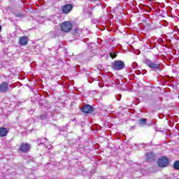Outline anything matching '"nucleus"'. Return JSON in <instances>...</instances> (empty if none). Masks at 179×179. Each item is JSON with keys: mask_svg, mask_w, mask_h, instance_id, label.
Listing matches in <instances>:
<instances>
[{"mask_svg": "<svg viewBox=\"0 0 179 179\" xmlns=\"http://www.w3.org/2000/svg\"><path fill=\"white\" fill-rule=\"evenodd\" d=\"M157 164L158 167L164 169V167H167L170 164V159L166 156L161 157L158 159Z\"/></svg>", "mask_w": 179, "mask_h": 179, "instance_id": "1", "label": "nucleus"}, {"mask_svg": "<svg viewBox=\"0 0 179 179\" xmlns=\"http://www.w3.org/2000/svg\"><path fill=\"white\" fill-rule=\"evenodd\" d=\"M147 66L149 68H159L160 67V64H159V62L156 60H150V59L145 58L143 61Z\"/></svg>", "mask_w": 179, "mask_h": 179, "instance_id": "2", "label": "nucleus"}, {"mask_svg": "<svg viewBox=\"0 0 179 179\" xmlns=\"http://www.w3.org/2000/svg\"><path fill=\"white\" fill-rule=\"evenodd\" d=\"M60 29L64 33H69L72 30V23L67 21L61 24Z\"/></svg>", "mask_w": 179, "mask_h": 179, "instance_id": "3", "label": "nucleus"}, {"mask_svg": "<svg viewBox=\"0 0 179 179\" xmlns=\"http://www.w3.org/2000/svg\"><path fill=\"white\" fill-rule=\"evenodd\" d=\"M30 149H31V145L27 143H22L20 145L19 150L22 153H27L30 152Z\"/></svg>", "mask_w": 179, "mask_h": 179, "instance_id": "4", "label": "nucleus"}, {"mask_svg": "<svg viewBox=\"0 0 179 179\" xmlns=\"http://www.w3.org/2000/svg\"><path fill=\"white\" fill-rule=\"evenodd\" d=\"M72 9H73L72 4H65L62 7V12L65 15H68V13H71Z\"/></svg>", "mask_w": 179, "mask_h": 179, "instance_id": "5", "label": "nucleus"}, {"mask_svg": "<svg viewBox=\"0 0 179 179\" xmlns=\"http://www.w3.org/2000/svg\"><path fill=\"white\" fill-rule=\"evenodd\" d=\"M9 90V83L8 82H2L0 84V93H6Z\"/></svg>", "mask_w": 179, "mask_h": 179, "instance_id": "6", "label": "nucleus"}, {"mask_svg": "<svg viewBox=\"0 0 179 179\" xmlns=\"http://www.w3.org/2000/svg\"><path fill=\"white\" fill-rule=\"evenodd\" d=\"M81 110L85 114H90V113H93L94 111L93 106L87 104L83 106Z\"/></svg>", "mask_w": 179, "mask_h": 179, "instance_id": "7", "label": "nucleus"}, {"mask_svg": "<svg viewBox=\"0 0 179 179\" xmlns=\"http://www.w3.org/2000/svg\"><path fill=\"white\" fill-rule=\"evenodd\" d=\"M113 66H114V68H125V63L121 60H115L113 63Z\"/></svg>", "mask_w": 179, "mask_h": 179, "instance_id": "8", "label": "nucleus"}, {"mask_svg": "<svg viewBox=\"0 0 179 179\" xmlns=\"http://www.w3.org/2000/svg\"><path fill=\"white\" fill-rule=\"evenodd\" d=\"M146 159L147 160H148L149 162H155V159L156 158V154H155L154 152H148L146 155Z\"/></svg>", "mask_w": 179, "mask_h": 179, "instance_id": "9", "label": "nucleus"}, {"mask_svg": "<svg viewBox=\"0 0 179 179\" xmlns=\"http://www.w3.org/2000/svg\"><path fill=\"white\" fill-rule=\"evenodd\" d=\"M9 133V131L6 127H0V138H4V136H6Z\"/></svg>", "mask_w": 179, "mask_h": 179, "instance_id": "10", "label": "nucleus"}, {"mask_svg": "<svg viewBox=\"0 0 179 179\" xmlns=\"http://www.w3.org/2000/svg\"><path fill=\"white\" fill-rule=\"evenodd\" d=\"M19 44L20 45H27V38L26 36L20 37Z\"/></svg>", "mask_w": 179, "mask_h": 179, "instance_id": "11", "label": "nucleus"}, {"mask_svg": "<svg viewBox=\"0 0 179 179\" xmlns=\"http://www.w3.org/2000/svg\"><path fill=\"white\" fill-rule=\"evenodd\" d=\"M147 122H148V120L145 118H141L138 120V124L141 127H143V125H146Z\"/></svg>", "mask_w": 179, "mask_h": 179, "instance_id": "12", "label": "nucleus"}, {"mask_svg": "<svg viewBox=\"0 0 179 179\" xmlns=\"http://www.w3.org/2000/svg\"><path fill=\"white\" fill-rule=\"evenodd\" d=\"M80 33H82V30L79 29H76L74 32H73V35L76 37H79V36H80Z\"/></svg>", "mask_w": 179, "mask_h": 179, "instance_id": "13", "label": "nucleus"}, {"mask_svg": "<svg viewBox=\"0 0 179 179\" xmlns=\"http://www.w3.org/2000/svg\"><path fill=\"white\" fill-rule=\"evenodd\" d=\"M173 167L175 170H179V161H176L173 163Z\"/></svg>", "mask_w": 179, "mask_h": 179, "instance_id": "14", "label": "nucleus"}, {"mask_svg": "<svg viewBox=\"0 0 179 179\" xmlns=\"http://www.w3.org/2000/svg\"><path fill=\"white\" fill-rule=\"evenodd\" d=\"M162 69L160 68H153L152 69V72H157V73H159V72H161Z\"/></svg>", "mask_w": 179, "mask_h": 179, "instance_id": "15", "label": "nucleus"}, {"mask_svg": "<svg viewBox=\"0 0 179 179\" xmlns=\"http://www.w3.org/2000/svg\"><path fill=\"white\" fill-rule=\"evenodd\" d=\"M132 68H136L138 66V63L137 62H133L131 64Z\"/></svg>", "mask_w": 179, "mask_h": 179, "instance_id": "16", "label": "nucleus"}, {"mask_svg": "<svg viewBox=\"0 0 179 179\" xmlns=\"http://www.w3.org/2000/svg\"><path fill=\"white\" fill-rule=\"evenodd\" d=\"M110 57H111V58H113V59H114V58H115L116 57H117V54H113V53H110Z\"/></svg>", "mask_w": 179, "mask_h": 179, "instance_id": "17", "label": "nucleus"}, {"mask_svg": "<svg viewBox=\"0 0 179 179\" xmlns=\"http://www.w3.org/2000/svg\"><path fill=\"white\" fill-rule=\"evenodd\" d=\"M113 69H115L116 71H121V69H122V68H115Z\"/></svg>", "mask_w": 179, "mask_h": 179, "instance_id": "18", "label": "nucleus"}, {"mask_svg": "<svg viewBox=\"0 0 179 179\" xmlns=\"http://www.w3.org/2000/svg\"><path fill=\"white\" fill-rule=\"evenodd\" d=\"M16 16H17V17H19V16H20V14L18 13V14L16 15Z\"/></svg>", "mask_w": 179, "mask_h": 179, "instance_id": "19", "label": "nucleus"}, {"mask_svg": "<svg viewBox=\"0 0 179 179\" xmlns=\"http://www.w3.org/2000/svg\"><path fill=\"white\" fill-rule=\"evenodd\" d=\"M2 30V27L0 25V31Z\"/></svg>", "mask_w": 179, "mask_h": 179, "instance_id": "20", "label": "nucleus"}, {"mask_svg": "<svg viewBox=\"0 0 179 179\" xmlns=\"http://www.w3.org/2000/svg\"><path fill=\"white\" fill-rule=\"evenodd\" d=\"M91 1H97V0H91Z\"/></svg>", "mask_w": 179, "mask_h": 179, "instance_id": "21", "label": "nucleus"}, {"mask_svg": "<svg viewBox=\"0 0 179 179\" xmlns=\"http://www.w3.org/2000/svg\"><path fill=\"white\" fill-rule=\"evenodd\" d=\"M148 1H152V0H148Z\"/></svg>", "mask_w": 179, "mask_h": 179, "instance_id": "22", "label": "nucleus"}]
</instances>
